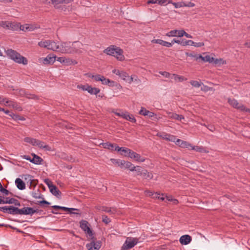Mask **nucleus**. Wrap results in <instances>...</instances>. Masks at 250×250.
Wrapping results in <instances>:
<instances>
[{"label":"nucleus","mask_w":250,"mask_h":250,"mask_svg":"<svg viewBox=\"0 0 250 250\" xmlns=\"http://www.w3.org/2000/svg\"><path fill=\"white\" fill-rule=\"evenodd\" d=\"M83 44L78 42H75L71 44V43L67 42H62L60 44L59 52L62 54L80 53V50Z\"/></svg>","instance_id":"f257e3e1"},{"label":"nucleus","mask_w":250,"mask_h":250,"mask_svg":"<svg viewBox=\"0 0 250 250\" xmlns=\"http://www.w3.org/2000/svg\"><path fill=\"white\" fill-rule=\"evenodd\" d=\"M104 52L107 55L114 56L120 61L124 60L123 50L119 47L115 45H110L104 50Z\"/></svg>","instance_id":"f03ea898"},{"label":"nucleus","mask_w":250,"mask_h":250,"mask_svg":"<svg viewBox=\"0 0 250 250\" xmlns=\"http://www.w3.org/2000/svg\"><path fill=\"white\" fill-rule=\"evenodd\" d=\"M6 55L12 60L18 63L27 64L28 61L26 58L12 49H7L5 51Z\"/></svg>","instance_id":"7ed1b4c3"},{"label":"nucleus","mask_w":250,"mask_h":250,"mask_svg":"<svg viewBox=\"0 0 250 250\" xmlns=\"http://www.w3.org/2000/svg\"><path fill=\"white\" fill-rule=\"evenodd\" d=\"M139 242V239L128 237L123 244L122 250H127L134 247Z\"/></svg>","instance_id":"20e7f679"},{"label":"nucleus","mask_w":250,"mask_h":250,"mask_svg":"<svg viewBox=\"0 0 250 250\" xmlns=\"http://www.w3.org/2000/svg\"><path fill=\"white\" fill-rule=\"evenodd\" d=\"M228 103L234 108L250 114V109L246 108L243 104L239 103L236 100L229 98L228 99Z\"/></svg>","instance_id":"39448f33"},{"label":"nucleus","mask_w":250,"mask_h":250,"mask_svg":"<svg viewBox=\"0 0 250 250\" xmlns=\"http://www.w3.org/2000/svg\"><path fill=\"white\" fill-rule=\"evenodd\" d=\"M80 226L81 229L83 230L85 233L89 236L93 235L92 230L90 229L89 224L87 221L82 220L80 222Z\"/></svg>","instance_id":"423d86ee"},{"label":"nucleus","mask_w":250,"mask_h":250,"mask_svg":"<svg viewBox=\"0 0 250 250\" xmlns=\"http://www.w3.org/2000/svg\"><path fill=\"white\" fill-rule=\"evenodd\" d=\"M8 30L13 31H25L23 25H21L20 23L15 21H9Z\"/></svg>","instance_id":"0eeeda50"},{"label":"nucleus","mask_w":250,"mask_h":250,"mask_svg":"<svg viewBox=\"0 0 250 250\" xmlns=\"http://www.w3.org/2000/svg\"><path fill=\"white\" fill-rule=\"evenodd\" d=\"M102 246V243L100 241L95 242L92 241L90 243L86 244V247L87 250H99Z\"/></svg>","instance_id":"6e6552de"},{"label":"nucleus","mask_w":250,"mask_h":250,"mask_svg":"<svg viewBox=\"0 0 250 250\" xmlns=\"http://www.w3.org/2000/svg\"><path fill=\"white\" fill-rule=\"evenodd\" d=\"M55 55L49 54L46 58H41L40 60L44 64H52L56 61Z\"/></svg>","instance_id":"1a4fd4ad"},{"label":"nucleus","mask_w":250,"mask_h":250,"mask_svg":"<svg viewBox=\"0 0 250 250\" xmlns=\"http://www.w3.org/2000/svg\"><path fill=\"white\" fill-rule=\"evenodd\" d=\"M96 209L101 211H104L107 212L110 214H114L117 212L115 208H109L105 206H98L96 207Z\"/></svg>","instance_id":"9d476101"},{"label":"nucleus","mask_w":250,"mask_h":250,"mask_svg":"<svg viewBox=\"0 0 250 250\" xmlns=\"http://www.w3.org/2000/svg\"><path fill=\"white\" fill-rule=\"evenodd\" d=\"M166 113L168 115V118L169 119H174L179 121H181L185 119L184 117L182 115H179L176 113L167 111H166Z\"/></svg>","instance_id":"9b49d317"},{"label":"nucleus","mask_w":250,"mask_h":250,"mask_svg":"<svg viewBox=\"0 0 250 250\" xmlns=\"http://www.w3.org/2000/svg\"><path fill=\"white\" fill-rule=\"evenodd\" d=\"M6 104H4L6 106L11 107L18 111H21L22 110V107L19 105V104L13 101L7 100L6 101Z\"/></svg>","instance_id":"f8f14e48"},{"label":"nucleus","mask_w":250,"mask_h":250,"mask_svg":"<svg viewBox=\"0 0 250 250\" xmlns=\"http://www.w3.org/2000/svg\"><path fill=\"white\" fill-rule=\"evenodd\" d=\"M128 157H130L131 158L134 159L136 161L138 162H144L145 161V158L141 157L139 154H138L132 150L131 151V152H130V154Z\"/></svg>","instance_id":"ddd939ff"},{"label":"nucleus","mask_w":250,"mask_h":250,"mask_svg":"<svg viewBox=\"0 0 250 250\" xmlns=\"http://www.w3.org/2000/svg\"><path fill=\"white\" fill-rule=\"evenodd\" d=\"M19 95L21 97H26L28 99H35L37 98V96L34 94H31L27 93L25 90L23 89H21L19 90L18 92Z\"/></svg>","instance_id":"4468645a"},{"label":"nucleus","mask_w":250,"mask_h":250,"mask_svg":"<svg viewBox=\"0 0 250 250\" xmlns=\"http://www.w3.org/2000/svg\"><path fill=\"white\" fill-rule=\"evenodd\" d=\"M192 240L191 237L189 235H182L179 239L180 243L182 245H186L188 244Z\"/></svg>","instance_id":"2eb2a0df"},{"label":"nucleus","mask_w":250,"mask_h":250,"mask_svg":"<svg viewBox=\"0 0 250 250\" xmlns=\"http://www.w3.org/2000/svg\"><path fill=\"white\" fill-rule=\"evenodd\" d=\"M176 144L182 148H191V144L188 143V142L183 141L182 140L177 139L176 140Z\"/></svg>","instance_id":"dca6fc26"},{"label":"nucleus","mask_w":250,"mask_h":250,"mask_svg":"<svg viewBox=\"0 0 250 250\" xmlns=\"http://www.w3.org/2000/svg\"><path fill=\"white\" fill-rule=\"evenodd\" d=\"M22 209V215H31L37 213L38 210L34 209L31 207H24Z\"/></svg>","instance_id":"f3484780"},{"label":"nucleus","mask_w":250,"mask_h":250,"mask_svg":"<svg viewBox=\"0 0 250 250\" xmlns=\"http://www.w3.org/2000/svg\"><path fill=\"white\" fill-rule=\"evenodd\" d=\"M115 150L118 151V152H122L121 153V154H123V153H124V155L125 156H129L130 154V152H131V150L130 149H128L127 148L125 147H119V146H117L115 147Z\"/></svg>","instance_id":"a211bd4d"},{"label":"nucleus","mask_w":250,"mask_h":250,"mask_svg":"<svg viewBox=\"0 0 250 250\" xmlns=\"http://www.w3.org/2000/svg\"><path fill=\"white\" fill-rule=\"evenodd\" d=\"M151 42L153 43H157L162 45L163 46L170 47L172 46V43L170 42L163 41L161 39H153L151 41Z\"/></svg>","instance_id":"6ab92c4d"},{"label":"nucleus","mask_w":250,"mask_h":250,"mask_svg":"<svg viewBox=\"0 0 250 250\" xmlns=\"http://www.w3.org/2000/svg\"><path fill=\"white\" fill-rule=\"evenodd\" d=\"M48 49L59 52L60 44L59 42H56L52 41H50Z\"/></svg>","instance_id":"aec40b11"},{"label":"nucleus","mask_w":250,"mask_h":250,"mask_svg":"<svg viewBox=\"0 0 250 250\" xmlns=\"http://www.w3.org/2000/svg\"><path fill=\"white\" fill-rule=\"evenodd\" d=\"M73 0H52L51 3L54 5L56 8H59V4H68L71 2Z\"/></svg>","instance_id":"412c9836"},{"label":"nucleus","mask_w":250,"mask_h":250,"mask_svg":"<svg viewBox=\"0 0 250 250\" xmlns=\"http://www.w3.org/2000/svg\"><path fill=\"white\" fill-rule=\"evenodd\" d=\"M182 31H183V30H171L170 31L167 32L166 36L168 37H181V36H180L181 34V33H182Z\"/></svg>","instance_id":"4be33fe9"},{"label":"nucleus","mask_w":250,"mask_h":250,"mask_svg":"<svg viewBox=\"0 0 250 250\" xmlns=\"http://www.w3.org/2000/svg\"><path fill=\"white\" fill-rule=\"evenodd\" d=\"M49 190L50 192L54 196L57 197L60 196L61 195V191L58 189L57 187L54 185L49 186Z\"/></svg>","instance_id":"5701e85b"},{"label":"nucleus","mask_w":250,"mask_h":250,"mask_svg":"<svg viewBox=\"0 0 250 250\" xmlns=\"http://www.w3.org/2000/svg\"><path fill=\"white\" fill-rule=\"evenodd\" d=\"M15 184L17 187L20 190H23L25 188V184L20 178H17L15 180Z\"/></svg>","instance_id":"b1692460"},{"label":"nucleus","mask_w":250,"mask_h":250,"mask_svg":"<svg viewBox=\"0 0 250 250\" xmlns=\"http://www.w3.org/2000/svg\"><path fill=\"white\" fill-rule=\"evenodd\" d=\"M5 204H14L16 206H21L20 202L18 200L13 198H6L5 200Z\"/></svg>","instance_id":"393cba45"},{"label":"nucleus","mask_w":250,"mask_h":250,"mask_svg":"<svg viewBox=\"0 0 250 250\" xmlns=\"http://www.w3.org/2000/svg\"><path fill=\"white\" fill-rule=\"evenodd\" d=\"M101 145L103 146V147L104 148L107 149L111 151L115 150V147L117 146L109 142L103 143L101 144Z\"/></svg>","instance_id":"a878e982"},{"label":"nucleus","mask_w":250,"mask_h":250,"mask_svg":"<svg viewBox=\"0 0 250 250\" xmlns=\"http://www.w3.org/2000/svg\"><path fill=\"white\" fill-rule=\"evenodd\" d=\"M36 145V146L40 148L44 149L46 150L50 151L51 150V148L50 146L46 145L44 142L39 140H38L37 144Z\"/></svg>","instance_id":"bb28decb"},{"label":"nucleus","mask_w":250,"mask_h":250,"mask_svg":"<svg viewBox=\"0 0 250 250\" xmlns=\"http://www.w3.org/2000/svg\"><path fill=\"white\" fill-rule=\"evenodd\" d=\"M198 59H201L202 61L204 62H208L209 63L212 62L214 61V58L211 57L210 55H206L205 57L202 56L201 55H198Z\"/></svg>","instance_id":"cd10ccee"},{"label":"nucleus","mask_w":250,"mask_h":250,"mask_svg":"<svg viewBox=\"0 0 250 250\" xmlns=\"http://www.w3.org/2000/svg\"><path fill=\"white\" fill-rule=\"evenodd\" d=\"M87 91L91 95H97L100 92V89L98 88L92 87L88 85Z\"/></svg>","instance_id":"c85d7f7f"},{"label":"nucleus","mask_w":250,"mask_h":250,"mask_svg":"<svg viewBox=\"0 0 250 250\" xmlns=\"http://www.w3.org/2000/svg\"><path fill=\"white\" fill-rule=\"evenodd\" d=\"M32 155L33 156V158L31 160V163L36 165H39L41 163L42 159L40 157L37 156L34 153L32 154Z\"/></svg>","instance_id":"c756f323"},{"label":"nucleus","mask_w":250,"mask_h":250,"mask_svg":"<svg viewBox=\"0 0 250 250\" xmlns=\"http://www.w3.org/2000/svg\"><path fill=\"white\" fill-rule=\"evenodd\" d=\"M103 84L107 85L113 86L115 82L112 81H110L109 79L105 78L104 76L102 77V81H101Z\"/></svg>","instance_id":"7c9ffc66"},{"label":"nucleus","mask_w":250,"mask_h":250,"mask_svg":"<svg viewBox=\"0 0 250 250\" xmlns=\"http://www.w3.org/2000/svg\"><path fill=\"white\" fill-rule=\"evenodd\" d=\"M190 149L195 150L196 151L199 152L200 153H208V151H207L203 146H193L192 145H191Z\"/></svg>","instance_id":"2f4dec72"},{"label":"nucleus","mask_w":250,"mask_h":250,"mask_svg":"<svg viewBox=\"0 0 250 250\" xmlns=\"http://www.w3.org/2000/svg\"><path fill=\"white\" fill-rule=\"evenodd\" d=\"M118 110H116V111H113L112 112L114 113L115 115L121 117L123 119H125L126 115L128 114L127 111H123L122 110H119V112H117Z\"/></svg>","instance_id":"473e14b6"},{"label":"nucleus","mask_w":250,"mask_h":250,"mask_svg":"<svg viewBox=\"0 0 250 250\" xmlns=\"http://www.w3.org/2000/svg\"><path fill=\"white\" fill-rule=\"evenodd\" d=\"M31 195L36 199H43V195L41 194L39 189L32 192Z\"/></svg>","instance_id":"72a5a7b5"},{"label":"nucleus","mask_w":250,"mask_h":250,"mask_svg":"<svg viewBox=\"0 0 250 250\" xmlns=\"http://www.w3.org/2000/svg\"><path fill=\"white\" fill-rule=\"evenodd\" d=\"M9 116L15 121H24L25 120L24 117L20 116L17 114H15L13 113L9 114Z\"/></svg>","instance_id":"f704fd0d"},{"label":"nucleus","mask_w":250,"mask_h":250,"mask_svg":"<svg viewBox=\"0 0 250 250\" xmlns=\"http://www.w3.org/2000/svg\"><path fill=\"white\" fill-rule=\"evenodd\" d=\"M50 40L41 41L38 42V45L41 47L46 48L48 49Z\"/></svg>","instance_id":"c9c22d12"},{"label":"nucleus","mask_w":250,"mask_h":250,"mask_svg":"<svg viewBox=\"0 0 250 250\" xmlns=\"http://www.w3.org/2000/svg\"><path fill=\"white\" fill-rule=\"evenodd\" d=\"M162 138L167 140L174 142L175 143L176 140L177 139L174 136L170 134H165L164 136H162Z\"/></svg>","instance_id":"e433bc0d"},{"label":"nucleus","mask_w":250,"mask_h":250,"mask_svg":"<svg viewBox=\"0 0 250 250\" xmlns=\"http://www.w3.org/2000/svg\"><path fill=\"white\" fill-rule=\"evenodd\" d=\"M142 175L143 178L146 179H151L153 177V175L151 173L148 172L146 170L143 171Z\"/></svg>","instance_id":"4c0bfd02"},{"label":"nucleus","mask_w":250,"mask_h":250,"mask_svg":"<svg viewBox=\"0 0 250 250\" xmlns=\"http://www.w3.org/2000/svg\"><path fill=\"white\" fill-rule=\"evenodd\" d=\"M61 209H62V210H63L64 211H69L71 213L76 214H80V213L73 212L71 211L72 210H79V209H77V208H66V207L61 206Z\"/></svg>","instance_id":"58836bf2"},{"label":"nucleus","mask_w":250,"mask_h":250,"mask_svg":"<svg viewBox=\"0 0 250 250\" xmlns=\"http://www.w3.org/2000/svg\"><path fill=\"white\" fill-rule=\"evenodd\" d=\"M57 61L63 64H68L70 62L69 59H66L65 57H58Z\"/></svg>","instance_id":"ea45409f"},{"label":"nucleus","mask_w":250,"mask_h":250,"mask_svg":"<svg viewBox=\"0 0 250 250\" xmlns=\"http://www.w3.org/2000/svg\"><path fill=\"white\" fill-rule=\"evenodd\" d=\"M172 79L178 82H183L187 80V79H185L184 77L176 74H172Z\"/></svg>","instance_id":"a19ab883"},{"label":"nucleus","mask_w":250,"mask_h":250,"mask_svg":"<svg viewBox=\"0 0 250 250\" xmlns=\"http://www.w3.org/2000/svg\"><path fill=\"white\" fill-rule=\"evenodd\" d=\"M125 168L129 169L130 171H134L136 170V167L134 166L133 165L128 161H126V164H125Z\"/></svg>","instance_id":"79ce46f5"},{"label":"nucleus","mask_w":250,"mask_h":250,"mask_svg":"<svg viewBox=\"0 0 250 250\" xmlns=\"http://www.w3.org/2000/svg\"><path fill=\"white\" fill-rule=\"evenodd\" d=\"M194 44V42L192 40H183L181 41V44L183 46H186V45H191L192 46V44Z\"/></svg>","instance_id":"37998d69"},{"label":"nucleus","mask_w":250,"mask_h":250,"mask_svg":"<svg viewBox=\"0 0 250 250\" xmlns=\"http://www.w3.org/2000/svg\"><path fill=\"white\" fill-rule=\"evenodd\" d=\"M125 119L132 123H135L136 122V120L134 117L133 115H129V113H128L127 115H126Z\"/></svg>","instance_id":"c03bdc74"},{"label":"nucleus","mask_w":250,"mask_h":250,"mask_svg":"<svg viewBox=\"0 0 250 250\" xmlns=\"http://www.w3.org/2000/svg\"><path fill=\"white\" fill-rule=\"evenodd\" d=\"M119 77L123 80L126 81H127V79L129 78V75L126 72L122 71L119 75Z\"/></svg>","instance_id":"a18cd8bd"},{"label":"nucleus","mask_w":250,"mask_h":250,"mask_svg":"<svg viewBox=\"0 0 250 250\" xmlns=\"http://www.w3.org/2000/svg\"><path fill=\"white\" fill-rule=\"evenodd\" d=\"M103 76L102 75H90L89 76V77L92 78V79H93L95 81H97V82H98V81H102V77Z\"/></svg>","instance_id":"49530a36"},{"label":"nucleus","mask_w":250,"mask_h":250,"mask_svg":"<svg viewBox=\"0 0 250 250\" xmlns=\"http://www.w3.org/2000/svg\"><path fill=\"white\" fill-rule=\"evenodd\" d=\"M9 21H0V26L5 29H8Z\"/></svg>","instance_id":"de8ad7c7"},{"label":"nucleus","mask_w":250,"mask_h":250,"mask_svg":"<svg viewBox=\"0 0 250 250\" xmlns=\"http://www.w3.org/2000/svg\"><path fill=\"white\" fill-rule=\"evenodd\" d=\"M190 83L195 87H199L203 83L197 81H191Z\"/></svg>","instance_id":"09e8293b"},{"label":"nucleus","mask_w":250,"mask_h":250,"mask_svg":"<svg viewBox=\"0 0 250 250\" xmlns=\"http://www.w3.org/2000/svg\"><path fill=\"white\" fill-rule=\"evenodd\" d=\"M149 110H146L145 107H142L141 108L139 112V114L143 115V116H147L148 114Z\"/></svg>","instance_id":"8fccbe9b"},{"label":"nucleus","mask_w":250,"mask_h":250,"mask_svg":"<svg viewBox=\"0 0 250 250\" xmlns=\"http://www.w3.org/2000/svg\"><path fill=\"white\" fill-rule=\"evenodd\" d=\"M159 73L166 78L172 79V74H170L169 72L166 71H160Z\"/></svg>","instance_id":"3c124183"},{"label":"nucleus","mask_w":250,"mask_h":250,"mask_svg":"<svg viewBox=\"0 0 250 250\" xmlns=\"http://www.w3.org/2000/svg\"><path fill=\"white\" fill-rule=\"evenodd\" d=\"M33 177L29 174H27L25 175V180H28L29 182H30V186H31L33 184V182H34V179H33Z\"/></svg>","instance_id":"603ef678"},{"label":"nucleus","mask_w":250,"mask_h":250,"mask_svg":"<svg viewBox=\"0 0 250 250\" xmlns=\"http://www.w3.org/2000/svg\"><path fill=\"white\" fill-rule=\"evenodd\" d=\"M162 196L161 197L160 196V193L156 192V193H154V195H153L152 198H157V199H160L162 201H164L165 200V197L163 196L164 194H162Z\"/></svg>","instance_id":"864d4df0"},{"label":"nucleus","mask_w":250,"mask_h":250,"mask_svg":"<svg viewBox=\"0 0 250 250\" xmlns=\"http://www.w3.org/2000/svg\"><path fill=\"white\" fill-rule=\"evenodd\" d=\"M172 5L175 8L183 7H184V1L172 3Z\"/></svg>","instance_id":"5fc2aeb1"},{"label":"nucleus","mask_w":250,"mask_h":250,"mask_svg":"<svg viewBox=\"0 0 250 250\" xmlns=\"http://www.w3.org/2000/svg\"><path fill=\"white\" fill-rule=\"evenodd\" d=\"M24 26V30L25 31L26 30H28V31H33L35 29V28L33 27V26L31 25H29V24H25V26Z\"/></svg>","instance_id":"6e6d98bb"},{"label":"nucleus","mask_w":250,"mask_h":250,"mask_svg":"<svg viewBox=\"0 0 250 250\" xmlns=\"http://www.w3.org/2000/svg\"><path fill=\"white\" fill-rule=\"evenodd\" d=\"M102 221L106 224H108L111 222L110 219L106 215L103 216Z\"/></svg>","instance_id":"4d7b16f0"},{"label":"nucleus","mask_w":250,"mask_h":250,"mask_svg":"<svg viewBox=\"0 0 250 250\" xmlns=\"http://www.w3.org/2000/svg\"><path fill=\"white\" fill-rule=\"evenodd\" d=\"M88 84H85V85H78L77 88L80 89H82L83 91H87V89L88 88Z\"/></svg>","instance_id":"13d9d810"},{"label":"nucleus","mask_w":250,"mask_h":250,"mask_svg":"<svg viewBox=\"0 0 250 250\" xmlns=\"http://www.w3.org/2000/svg\"><path fill=\"white\" fill-rule=\"evenodd\" d=\"M8 213L12 214V215H15V212L16 211V207L13 206H10L9 208L8 209Z\"/></svg>","instance_id":"bf43d9fd"},{"label":"nucleus","mask_w":250,"mask_h":250,"mask_svg":"<svg viewBox=\"0 0 250 250\" xmlns=\"http://www.w3.org/2000/svg\"><path fill=\"white\" fill-rule=\"evenodd\" d=\"M180 36H181V37L185 36L188 38H192V36L191 35L186 33L184 30H183V31H182Z\"/></svg>","instance_id":"052dcab7"},{"label":"nucleus","mask_w":250,"mask_h":250,"mask_svg":"<svg viewBox=\"0 0 250 250\" xmlns=\"http://www.w3.org/2000/svg\"><path fill=\"white\" fill-rule=\"evenodd\" d=\"M192 46H194L196 47H201L204 46V43L203 42H194V44H192Z\"/></svg>","instance_id":"680f3d73"},{"label":"nucleus","mask_w":250,"mask_h":250,"mask_svg":"<svg viewBox=\"0 0 250 250\" xmlns=\"http://www.w3.org/2000/svg\"><path fill=\"white\" fill-rule=\"evenodd\" d=\"M134 171H136L137 175H142L143 171H141V168L140 167H136V170H135Z\"/></svg>","instance_id":"e2e57ef3"},{"label":"nucleus","mask_w":250,"mask_h":250,"mask_svg":"<svg viewBox=\"0 0 250 250\" xmlns=\"http://www.w3.org/2000/svg\"><path fill=\"white\" fill-rule=\"evenodd\" d=\"M184 7H194L195 4L193 2H189L188 3H186L184 2Z\"/></svg>","instance_id":"0e129e2a"},{"label":"nucleus","mask_w":250,"mask_h":250,"mask_svg":"<svg viewBox=\"0 0 250 250\" xmlns=\"http://www.w3.org/2000/svg\"><path fill=\"white\" fill-rule=\"evenodd\" d=\"M110 161L113 164L116 165L117 166H118L121 160L119 159L111 158L110 159Z\"/></svg>","instance_id":"69168bd1"},{"label":"nucleus","mask_w":250,"mask_h":250,"mask_svg":"<svg viewBox=\"0 0 250 250\" xmlns=\"http://www.w3.org/2000/svg\"><path fill=\"white\" fill-rule=\"evenodd\" d=\"M213 62L215 64H217L218 63H220V64H221V63L223 64L224 63V61L222 59H215L214 58V61H213Z\"/></svg>","instance_id":"338daca9"},{"label":"nucleus","mask_w":250,"mask_h":250,"mask_svg":"<svg viewBox=\"0 0 250 250\" xmlns=\"http://www.w3.org/2000/svg\"><path fill=\"white\" fill-rule=\"evenodd\" d=\"M9 208V207L6 206L0 207V211H2L4 213H8Z\"/></svg>","instance_id":"774afa93"}]
</instances>
